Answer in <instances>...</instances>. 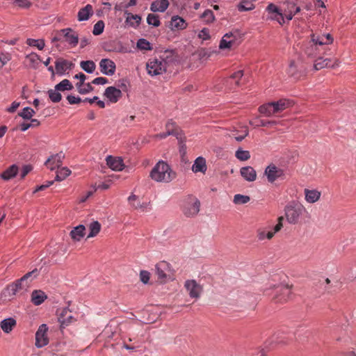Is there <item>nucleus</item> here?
Here are the masks:
<instances>
[{
	"instance_id": "obj_64",
	"label": "nucleus",
	"mask_w": 356,
	"mask_h": 356,
	"mask_svg": "<svg viewBox=\"0 0 356 356\" xmlns=\"http://www.w3.org/2000/svg\"><path fill=\"white\" fill-rule=\"evenodd\" d=\"M53 184H54V181H48L44 184L36 186V188H35V190L33 191V193H35L38 191H44L46 188H47L48 187H49L50 186H51Z\"/></svg>"
},
{
	"instance_id": "obj_25",
	"label": "nucleus",
	"mask_w": 356,
	"mask_h": 356,
	"mask_svg": "<svg viewBox=\"0 0 356 356\" xmlns=\"http://www.w3.org/2000/svg\"><path fill=\"white\" fill-rule=\"evenodd\" d=\"M191 169L195 173L201 172L204 174L207 170L206 159L203 156H198L195 160Z\"/></svg>"
},
{
	"instance_id": "obj_43",
	"label": "nucleus",
	"mask_w": 356,
	"mask_h": 356,
	"mask_svg": "<svg viewBox=\"0 0 356 356\" xmlns=\"http://www.w3.org/2000/svg\"><path fill=\"white\" fill-rule=\"evenodd\" d=\"M26 44L30 47H37L39 50H42L45 46V42L43 39H33L28 38Z\"/></svg>"
},
{
	"instance_id": "obj_17",
	"label": "nucleus",
	"mask_w": 356,
	"mask_h": 356,
	"mask_svg": "<svg viewBox=\"0 0 356 356\" xmlns=\"http://www.w3.org/2000/svg\"><path fill=\"white\" fill-rule=\"evenodd\" d=\"M188 27L186 21L179 15H174L170 22V29L175 31H182Z\"/></svg>"
},
{
	"instance_id": "obj_2",
	"label": "nucleus",
	"mask_w": 356,
	"mask_h": 356,
	"mask_svg": "<svg viewBox=\"0 0 356 356\" xmlns=\"http://www.w3.org/2000/svg\"><path fill=\"white\" fill-rule=\"evenodd\" d=\"M38 275V270L35 268L33 270L26 273L20 279H18L14 282L8 284L5 289V292L8 294V296L11 297L15 296L19 291L22 290H27V289L30 286L33 280Z\"/></svg>"
},
{
	"instance_id": "obj_22",
	"label": "nucleus",
	"mask_w": 356,
	"mask_h": 356,
	"mask_svg": "<svg viewBox=\"0 0 356 356\" xmlns=\"http://www.w3.org/2000/svg\"><path fill=\"white\" fill-rule=\"evenodd\" d=\"M155 269L158 278L162 280L166 279L168 273L170 271V264L165 261L159 262Z\"/></svg>"
},
{
	"instance_id": "obj_1",
	"label": "nucleus",
	"mask_w": 356,
	"mask_h": 356,
	"mask_svg": "<svg viewBox=\"0 0 356 356\" xmlns=\"http://www.w3.org/2000/svg\"><path fill=\"white\" fill-rule=\"evenodd\" d=\"M176 177V173L165 161H159L150 172V177L156 182L169 183Z\"/></svg>"
},
{
	"instance_id": "obj_11",
	"label": "nucleus",
	"mask_w": 356,
	"mask_h": 356,
	"mask_svg": "<svg viewBox=\"0 0 356 356\" xmlns=\"http://www.w3.org/2000/svg\"><path fill=\"white\" fill-rule=\"evenodd\" d=\"M291 289L286 286H277L272 293H268L277 302H283L286 301L291 295Z\"/></svg>"
},
{
	"instance_id": "obj_46",
	"label": "nucleus",
	"mask_w": 356,
	"mask_h": 356,
	"mask_svg": "<svg viewBox=\"0 0 356 356\" xmlns=\"http://www.w3.org/2000/svg\"><path fill=\"white\" fill-rule=\"evenodd\" d=\"M235 156L239 161H245L250 158V153L248 150H244L242 148H238L235 152Z\"/></svg>"
},
{
	"instance_id": "obj_39",
	"label": "nucleus",
	"mask_w": 356,
	"mask_h": 356,
	"mask_svg": "<svg viewBox=\"0 0 356 356\" xmlns=\"http://www.w3.org/2000/svg\"><path fill=\"white\" fill-rule=\"evenodd\" d=\"M80 66L83 70L88 74H92L96 69V65L92 60H83L80 63Z\"/></svg>"
},
{
	"instance_id": "obj_55",
	"label": "nucleus",
	"mask_w": 356,
	"mask_h": 356,
	"mask_svg": "<svg viewBox=\"0 0 356 356\" xmlns=\"http://www.w3.org/2000/svg\"><path fill=\"white\" fill-rule=\"evenodd\" d=\"M133 209L140 212H147L151 209L149 203L145 202H140V204H135V202H133Z\"/></svg>"
},
{
	"instance_id": "obj_62",
	"label": "nucleus",
	"mask_w": 356,
	"mask_h": 356,
	"mask_svg": "<svg viewBox=\"0 0 356 356\" xmlns=\"http://www.w3.org/2000/svg\"><path fill=\"white\" fill-rule=\"evenodd\" d=\"M128 202H129V204L131 206V207L133 209V202H135V204H140V200L139 199V197L134 195V193H131L128 199Z\"/></svg>"
},
{
	"instance_id": "obj_37",
	"label": "nucleus",
	"mask_w": 356,
	"mask_h": 356,
	"mask_svg": "<svg viewBox=\"0 0 356 356\" xmlns=\"http://www.w3.org/2000/svg\"><path fill=\"white\" fill-rule=\"evenodd\" d=\"M29 63V66L33 69H37L41 61L40 57L36 53H31L26 56Z\"/></svg>"
},
{
	"instance_id": "obj_10",
	"label": "nucleus",
	"mask_w": 356,
	"mask_h": 356,
	"mask_svg": "<svg viewBox=\"0 0 356 356\" xmlns=\"http://www.w3.org/2000/svg\"><path fill=\"white\" fill-rule=\"evenodd\" d=\"M266 11L268 13V19L275 21L280 25L285 24L282 10L274 3H270L266 8Z\"/></svg>"
},
{
	"instance_id": "obj_7",
	"label": "nucleus",
	"mask_w": 356,
	"mask_h": 356,
	"mask_svg": "<svg viewBox=\"0 0 356 356\" xmlns=\"http://www.w3.org/2000/svg\"><path fill=\"white\" fill-rule=\"evenodd\" d=\"M242 41L240 32L237 30L225 33L222 38L219 48L220 49H232L237 47Z\"/></svg>"
},
{
	"instance_id": "obj_19",
	"label": "nucleus",
	"mask_w": 356,
	"mask_h": 356,
	"mask_svg": "<svg viewBox=\"0 0 356 356\" xmlns=\"http://www.w3.org/2000/svg\"><path fill=\"white\" fill-rule=\"evenodd\" d=\"M63 33L65 41L72 47H76L79 43L78 34L70 28L63 29L60 30Z\"/></svg>"
},
{
	"instance_id": "obj_44",
	"label": "nucleus",
	"mask_w": 356,
	"mask_h": 356,
	"mask_svg": "<svg viewBox=\"0 0 356 356\" xmlns=\"http://www.w3.org/2000/svg\"><path fill=\"white\" fill-rule=\"evenodd\" d=\"M55 88L60 91L71 90L73 86L68 79H63L55 86Z\"/></svg>"
},
{
	"instance_id": "obj_4",
	"label": "nucleus",
	"mask_w": 356,
	"mask_h": 356,
	"mask_svg": "<svg viewBox=\"0 0 356 356\" xmlns=\"http://www.w3.org/2000/svg\"><path fill=\"white\" fill-rule=\"evenodd\" d=\"M264 176L269 184L284 181L286 178V170L277 166L273 163H269L264 169Z\"/></svg>"
},
{
	"instance_id": "obj_52",
	"label": "nucleus",
	"mask_w": 356,
	"mask_h": 356,
	"mask_svg": "<svg viewBox=\"0 0 356 356\" xmlns=\"http://www.w3.org/2000/svg\"><path fill=\"white\" fill-rule=\"evenodd\" d=\"M35 113V111L31 107H25L22 109V111L19 113V116H21L23 119L30 120Z\"/></svg>"
},
{
	"instance_id": "obj_28",
	"label": "nucleus",
	"mask_w": 356,
	"mask_h": 356,
	"mask_svg": "<svg viewBox=\"0 0 356 356\" xmlns=\"http://www.w3.org/2000/svg\"><path fill=\"white\" fill-rule=\"evenodd\" d=\"M16 325L17 321L13 317L6 318L0 322V327L6 334L10 333Z\"/></svg>"
},
{
	"instance_id": "obj_15",
	"label": "nucleus",
	"mask_w": 356,
	"mask_h": 356,
	"mask_svg": "<svg viewBox=\"0 0 356 356\" xmlns=\"http://www.w3.org/2000/svg\"><path fill=\"white\" fill-rule=\"evenodd\" d=\"M99 68L103 74L112 76L115 72L116 65L112 60L109 58H103L99 62Z\"/></svg>"
},
{
	"instance_id": "obj_34",
	"label": "nucleus",
	"mask_w": 356,
	"mask_h": 356,
	"mask_svg": "<svg viewBox=\"0 0 356 356\" xmlns=\"http://www.w3.org/2000/svg\"><path fill=\"white\" fill-rule=\"evenodd\" d=\"M85 226L79 225L70 232V236L75 241H79L85 235Z\"/></svg>"
},
{
	"instance_id": "obj_8",
	"label": "nucleus",
	"mask_w": 356,
	"mask_h": 356,
	"mask_svg": "<svg viewBox=\"0 0 356 356\" xmlns=\"http://www.w3.org/2000/svg\"><path fill=\"white\" fill-rule=\"evenodd\" d=\"M313 40L317 42V56L322 54H327L330 51L329 45L332 44L333 38L330 33L316 35L313 34Z\"/></svg>"
},
{
	"instance_id": "obj_58",
	"label": "nucleus",
	"mask_w": 356,
	"mask_h": 356,
	"mask_svg": "<svg viewBox=\"0 0 356 356\" xmlns=\"http://www.w3.org/2000/svg\"><path fill=\"white\" fill-rule=\"evenodd\" d=\"M273 341L276 343H286L287 338L281 333H277L273 337Z\"/></svg>"
},
{
	"instance_id": "obj_9",
	"label": "nucleus",
	"mask_w": 356,
	"mask_h": 356,
	"mask_svg": "<svg viewBox=\"0 0 356 356\" xmlns=\"http://www.w3.org/2000/svg\"><path fill=\"white\" fill-rule=\"evenodd\" d=\"M284 217L280 216L277 219V223L273 228H260L257 231V236L258 240L264 241L266 239L270 240L274 235L280 232L283 227Z\"/></svg>"
},
{
	"instance_id": "obj_26",
	"label": "nucleus",
	"mask_w": 356,
	"mask_h": 356,
	"mask_svg": "<svg viewBox=\"0 0 356 356\" xmlns=\"http://www.w3.org/2000/svg\"><path fill=\"white\" fill-rule=\"evenodd\" d=\"M93 7L90 4H87L81 8L77 13V19L79 22L87 21L93 15Z\"/></svg>"
},
{
	"instance_id": "obj_29",
	"label": "nucleus",
	"mask_w": 356,
	"mask_h": 356,
	"mask_svg": "<svg viewBox=\"0 0 356 356\" xmlns=\"http://www.w3.org/2000/svg\"><path fill=\"white\" fill-rule=\"evenodd\" d=\"M275 113L282 112L284 110L293 106L294 102L289 99H281L277 102H273Z\"/></svg>"
},
{
	"instance_id": "obj_14",
	"label": "nucleus",
	"mask_w": 356,
	"mask_h": 356,
	"mask_svg": "<svg viewBox=\"0 0 356 356\" xmlns=\"http://www.w3.org/2000/svg\"><path fill=\"white\" fill-rule=\"evenodd\" d=\"M104 96L109 103L115 104L121 99L122 92L114 86H109L106 88Z\"/></svg>"
},
{
	"instance_id": "obj_24",
	"label": "nucleus",
	"mask_w": 356,
	"mask_h": 356,
	"mask_svg": "<svg viewBox=\"0 0 356 356\" xmlns=\"http://www.w3.org/2000/svg\"><path fill=\"white\" fill-rule=\"evenodd\" d=\"M305 201L309 204H314L318 202L321 196V193L316 189H308L304 190Z\"/></svg>"
},
{
	"instance_id": "obj_31",
	"label": "nucleus",
	"mask_w": 356,
	"mask_h": 356,
	"mask_svg": "<svg viewBox=\"0 0 356 356\" xmlns=\"http://www.w3.org/2000/svg\"><path fill=\"white\" fill-rule=\"evenodd\" d=\"M31 302L35 305L38 306L42 304L47 298V296L42 290H34L31 293Z\"/></svg>"
},
{
	"instance_id": "obj_40",
	"label": "nucleus",
	"mask_w": 356,
	"mask_h": 356,
	"mask_svg": "<svg viewBox=\"0 0 356 356\" xmlns=\"http://www.w3.org/2000/svg\"><path fill=\"white\" fill-rule=\"evenodd\" d=\"M70 174H71V170L69 168H67L66 167H63L60 168H58L56 171L55 181H63L66 177H67Z\"/></svg>"
},
{
	"instance_id": "obj_54",
	"label": "nucleus",
	"mask_w": 356,
	"mask_h": 356,
	"mask_svg": "<svg viewBox=\"0 0 356 356\" xmlns=\"http://www.w3.org/2000/svg\"><path fill=\"white\" fill-rule=\"evenodd\" d=\"M137 47L140 50H151L152 47L149 42L144 38H140L137 41Z\"/></svg>"
},
{
	"instance_id": "obj_59",
	"label": "nucleus",
	"mask_w": 356,
	"mask_h": 356,
	"mask_svg": "<svg viewBox=\"0 0 356 356\" xmlns=\"http://www.w3.org/2000/svg\"><path fill=\"white\" fill-rule=\"evenodd\" d=\"M10 59L11 57L9 54L0 53V68L3 67Z\"/></svg>"
},
{
	"instance_id": "obj_12",
	"label": "nucleus",
	"mask_w": 356,
	"mask_h": 356,
	"mask_svg": "<svg viewBox=\"0 0 356 356\" xmlns=\"http://www.w3.org/2000/svg\"><path fill=\"white\" fill-rule=\"evenodd\" d=\"M47 332L48 327L46 324H42L39 326L35 333V346L37 348H40L48 344Z\"/></svg>"
},
{
	"instance_id": "obj_42",
	"label": "nucleus",
	"mask_w": 356,
	"mask_h": 356,
	"mask_svg": "<svg viewBox=\"0 0 356 356\" xmlns=\"http://www.w3.org/2000/svg\"><path fill=\"white\" fill-rule=\"evenodd\" d=\"M243 75L242 70L235 72L226 81L229 84L234 83L235 86H238L240 85L239 81Z\"/></svg>"
},
{
	"instance_id": "obj_32",
	"label": "nucleus",
	"mask_w": 356,
	"mask_h": 356,
	"mask_svg": "<svg viewBox=\"0 0 356 356\" xmlns=\"http://www.w3.org/2000/svg\"><path fill=\"white\" fill-rule=\"evenodd\" d=\"M58 321L62 325H67L74 321L72 312L67 308H64L58 314Z\"/></svg>"
},
{
	"instance_id": "obj_61",
	"label": "nucleus",
	"mask_w": 356,
	"mask_h": 356,
	"mask_svg": "<svg viewBox=\"0 0 356 356\" xmlns=\"http://www.w3.org/2000/svg\"><path fill=\"white\" fill-rule=\"evenodd\" d=\"M198 38L202 40H207L210 38L209 30L207 28L202 29L198 33Z\"/></svg>"
},
{
	"instance_id": "obj_18",
	"label": "nucleus",
	"mask_w": 356,
	"mask_h": 356,
	"mask_svg": "<svg viewBox=\"0 0 356 356\" xmlns=\"http://www.w3.org/2000/svg\"><path fill=\"white\" fill-rule=\"evenodd\" d=\"M107 165L114 171H122L124 168L123 160L120 157L108 156L106 159Z\"/></svg>"
},
{
	"instance_id": "obj_41",
	"label": "nucleus",
	"mask_w": 356,
	"mask_h": 356,
	"mask_svg": "<svg viewBox=\"0 0 356 356\" xmlns=\"http://www.w3.org/2000/svg\"><path fill=\"white\" fill-rule=\"evenodd\" d=\"M254 3L248 0H242L237 6V9L240 12L250 11L254 9Z\"/></svg>"
},
{
	"instance_id": "obj_63",
	"label": "nucleus",
	"mask_w": 356,
	"mask_h": 356,
	"mask_svg": "<svg viewBox=\"0 0 356 356\" xmlns=\"http://www.w3.org/2000/svg\"><path fill=\"white\" fill-rule=\"evenodd\" d=\"M32 169L33 168L31 165H23L20 172L21 179H24L32 170Z\"/></svg>"
},
{
	"instance_id": "obj_20",
	"label": "nucleus",
	"mask_w": 356,
	"mask_h": 356,
	"mask_svg": "<svg viewBox=\"0 0 356 356\" xmlns=\"http://www.w3.org/2000/svg\"><path fill=\"white\" fill-rule=\"evenodd\" d=\"M72 66V63L70 61L61 58H58L55 62V70L58 75H64Z\"/></svg>"
},
{
	"instance_id": "obj_48",
	"label": "nucleus",
	"mask_w": 356,
	"mask_h": 356,
	"mask_svg": "<svg viewBox=\"0 0 356 356\" xmlns=\"http://www.w3.org/2000/svg\"><path fill=\"white\" fill-rule=\"evenodd\" d=\"M48 95L50 100L54 103H58L62 99L60 90H57L55 88L54 89H50L48 90Z\"/></svg>"
},
{
	"instance_id": "obj_36",
	"label": "nucleus",
	"mask_w": 356,
	"mask_h": 356,
	"mask_svg": "<svg viewBox=\"0 0 356 356\" xmlns=\"http://www.w3.org/2000/svg\"><path fill=\"white\" fill-rule=\"evenodd\" d=\"M259 111L260 112V113L267 117H270L273 114L276 113L274 109V105L273 102H268L267 104L261 105L259 108Z\"/></svg>"
},
{
	"instance_id": "obj_50",
	"label": "nucleus",
	"mask_w": 356,
	"mask_h": 356,
	"mask_svg": "<svg viewBox=\"0 0 356 356\" xmlns=\"http://www.w3.org/2000/svg\"><path fill=\"white\" fill-rule=\"evenodd\" d=\"M76 86L80 94H88L93 90L90 83H85L83 82L82 84H76Z\"/></svg>"
},
{
	"instance_id": "obj_3",
	"label": "nucleus",
	"mask_w": 356,
	"mask_h": 356,
	"mask_svg": "<svg viewBox=\"0 0 356 356\" xmlns=\"http://www.w3.org/2000/svg\"><path fill=\"white\" fill-rule=\"evenodd\" d=\"M284 211L287 222L296 225L306 212V209L301 203L293 201L285 207Z\"/></svg>"
},
{
	"instance_id": "obj_21",
	"label": "nucleus",
	"mask_w": 356,
	"mask_h": 356,
	"mask_svg": "<svg viewBox=\"0 0 356 356\" xmlns=\"http://www.w3.org/2000/svg\"><path fill=\"white\" fill-rule=\"evenodd\" d=\"M241 176L248 182H253L257 179L256 170L252 166H245L240 169Z\"/></svg>"
},
{
	"instance_id": "obj_35",
	"label": "nucleus",
	"mask_w": 356,
	"mask_h": 356,
	"mask_svg": "<svg viewBox=\"0 0 356 356\" xmlns=\"http://www.w3.org/2000/svg\"><path fill=\"white\" fill-rule=\"evenodd\" d=\"M128 16L126 18L125 23L129 26L136 28L139 26L141 21V17L138 15H132L127 13Z\"/></svg>"
},
{
	"instance_id": "obj_30",
	"label": "nucleus",
	"mask_w": 356,
	"mask_h": 356,
	"mask_svg": "<svg viewBox=\"0 0 356 356\" xmlns=\"http://www.w3.org/2000/svg\"><path fill=\"white\" fill-rule=\"evenodd\" d=\"M18 172V166L16 164H13L0 175V178L4 181H8L15 177Z\"/></svg>"
},
{
	"instance_id": "obj_51",
	"label": "nucleus",
	"mask_w": 356,
	"mask_h": 356,
	"mask_svg": "<svg viewBox=\"0 0 356 356\" xmlns=\"http://www.w3.org/2000/svg\"><path fill=\"white\" fill-rule=\"evenodd\" d=\"M250 200L248 195L236 194L234 196L233 202L235 204H245Z\"/></svg>"
},
{
	"instance_id": "obj_38",
	"label": "nucleus",
	"mask_w": 356,
	"mask_h": 356,
	"mask_svg": "<svg viewBox=\"0 0 356 356\" xmlns=\"http://www.w3.org/2000/svg\"><path fill=\"white\" fill-rule=\"evenodd\" d=\"M89 234L88 235V238L95 237L98 234L101 229V224L97 221L93 220L88 225Z\"/></svg>"
},
{
	"instance_id": "obj_56",
	"label": "nucleus",
	"mask_w": 356,
	"mask_h": 356,
	"mask_svg": "<svg viewBox=\"0 0 356 356\" xmlns=\"http://www.w3.org/2000/svg\"><path fill=\"white\" fill-rule=\"evenodd\" d=\"M104 22L102 20L98 21L93 26L92 34L99 35L104 32Z\"/></svg>"
},
{
	"instance_id": "obj_60",
	"label": "nucleus",
	"mask_w": 356,
	"mask_h": 356,
	"mask_svg": "<svg viewBox=\"0 0 356 356\" xmlns=\"http://www.w3.org/2000/svg\"><path fill=\"white\" fill-rule=\"evenodd\" d=\"M150 278V273L147 270H141L140 272V281L145 284H147Z\"/></svg>"
},
{
	"instance_id": "obj_23",
	"label": "nucleus",
	"mask_w": 356,
	"mask_h": 356,
	"mask_svg": "<svg viewBox=\"0 0 356 356\" xmlns=\"http://www.w3.org/2000/svg\"><path fill=\"white\" fill-rule=\"evenodd\" d=\"M63 158L64 155L62 153L56 154L49 158L45 164L49 169L54 170L61 165Z\"/></svg>"
},
{
	"instance_id": "obj_6",
	"label": "nucleus",
	"mask_w": 356,
	"mask_h": 356,
	"mask_svg": "<svg viewBox=\"0 0 356 356\" xmlns=\"http://www.w3.org/2000/svg\"><path fill=\"white\" fill-rule=\"evenodd\" d=\"M146 69L150 76H157L165 72L167 61L161 56L149 59L146 64Z\"/></svg>"
},
{
	"instance_id": "obj_5",
	"label": "nucleus",
	"mask_w": 356,
	"mask_h": 356,
	"mask_svg": "<svg viewBox=\"0 0 356 356\" xmlns=\"http://www.w3.org/2000/svg\"><path fill=\"white\" fill-rule=\"evenodd\" d=\"M181 208L185 216L194 217L200 211V202L195 196L190 195L182 200Z\"/></svg>"
},
{
	"instance_id": "obj_57",
	"label": "nucleus",
	"mask_w": 356,
	"mask_h": 356,
	"mask_svg": "<svg viewBox=\"0 0 356 356\" xmlns=\"http://www.w3.org/2000/svg\"><path fill=\"white\" fill-rule=\"evenodd\" d=\"M300 11V7H297L296 8V10H294V12H291V13H288L286 10H284V11H282V13H283V16L284 17V20H285V22H289V21H291L293 16L297 14L298 13H299Z\"/></svg>"
},
{
	"instance_id": "obj_33",
	"label": "nucleus",
	"mask_w": 356,
	"mask_h": 356,
	"mask_svg": "<svg viewBox=\"0 0 356 356\" xmlns=\"http://www.w3.org/2000/svg\"><path fill=\"white\" fill-rule=\"evenodd\" d=\"M317 42L313 40V34L311 35V40L305 48V53L308 57H317Z\"/></svg>"
},
{
	"instance_id": "obj_27",
	"label": "nucleus",
	"mask_w": 356,
	"mask_h": 356,
	"mask_svg": "<svg viewBox=\"0 0 356 356\" xmlns=\"http://www.w3.org/2000/svg\"><path fill=\"white\" fill-rule=\"evenodd\" d=\"M169 4L168 0H155L150 5V10L154 13H164Z\"/></svg>"
},
{
	"instance_id": "obj_49",
	"label": "nucleus",
	"mask_w": 356,
	"mask_h": 356,
	"mask_svg": "<svg viewBox=\"0 0 356 356\" xmlns=\"http://www.w3.org/2000/svg\"><path fill=\"white\" fill-rule=\"evenodd\" d=\"M13 6L19 8L27 9L29 8L32 3L29 0H10Z\"/></svg>"
},
{
	"instance_id": "obj_45",
	"label": "nucleus",
	"mask_w": 356,
	"mask_h": 356,
	"mask_svg": "<svg viewBox=\"0 0 356 356\" xmlns=\"http://www.w3.org/2000/svg\"><path fill=\"white\" fill-rule=\"evenodd\" d=\"M200 18L206 24H211L215 20V16L212 10L207 9L200 15Z\"/></svg>"
},
{
	"instance_id": "obj_16",
	"label": "nucleus",
	"mask_w": 356,
	"mask_h": 356,
	"mask_svg": "<svg viewBox=\"0 0 356 356\" xmlns=\"http://www.w3.org/2000/svg\"><path fill=\"white\" fill-rule=\"evenodd\" d=\"M339 61L338 59H334V62L332 63V60L330 58H323L321 56H318L314 63V68L315 70H320L325 67H334L339 66Z\"/></svg>"
},
{
	"instance_id": "obj_47",
	"label": "nucleus",
	"mask_w": 356,
	"mask_h": 356,
	"mask_svg": "<svg viewBox=\"0 0 356 356\" xmlns=\"http://www.w3.org/2000/svg\"><path fill=\"white\" fill-rule=\"evenodd\" d=\"M250 124L253 127H267L271 124H274L275 122L273 121H265L259 119V118H255L252 120H250Z\"/></svg>"
},
{
	"instance_id": "obj_53",
	"label": "nucleus",
	"mask_w": 356,
	"mask_h": 356,
	"mask_svg": "<svg viewBox=\"0 0 356 356\" xmlns=\"http://www.w3.org/2000/svg\"><path fill=\"white\" fill-rule=\"evenodd\" d=\"M147 22L154 27H158L161 24L159 16L155 14H149L147 17Z\"/></svg>"
},
{
	"instance_id": "obj_13",
	"label": "nucleus",
	"mask_w": 356,
	"mask_h": 356,
	"mask_svg": "<svg viewBox=\"0 0 356 356\" xmlns=\"http://www.w3.org/2000/svg\"><path fill=\"white\" fill-rule=\"evenodd\" d=\"M184 287L191 298L198 299L200 297L202 286L195 280H186L184 283Z\"/></svg>"
}]
</instances>
